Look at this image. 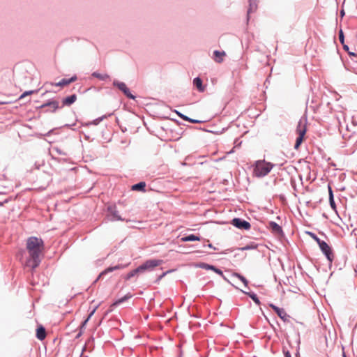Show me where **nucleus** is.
<instances>
[{
  "instance_id": "f257e3e1",
  "label": "nucleus",
  "mask_w": 357,
  "mask_h": 357,
  "mask_svg": "<svg viewBox=\"0 0 357 357\" xmlns=\"http://www.w3.org/2000/svg\"><path fill=\"white\" fill-rule=\"evenodd\" d=\"M24 265L32 269L38 266L44 250V243L41 238L31 236L26 240Z\"/></svg>"
},
{
  "instance_id": "f03ea898",
  "label": "nucleus",
  "mask_w": 357,
  "mask_h": 357,
  "mask_svg": "<svg viewBox=\"0 0 357 357\" xmlns=\"http://www.w3.org/2000/svg\"><path fill=\"white\" fill-rule=\"evenodd\" d=\"M273 165L265 160H257L254 168V174L257 177L266 176L273 167Z\"/></svg>"
},
{
  "instance_id": "7ed1b4c3",
  "label": "nucleus",
  "mask_w": 357,
  "mask_h": 357,
  "mask_svg": "<svg viewBox=\"0 0 357 357\" xmlns=\"http://www.w3.org/2000/svg\"><path fill=\"white\" fill-rule=\"evenodd\" d=\"M306 131H307V128H306L305 123H304L301 121H300L298 122V126L296 128V132L298 134V137L296 140V143L294 145L295 149H296V150L298 149L301 144L303 142Z\"/></svg>"
},
{
  "instance_id": "20e7f679",
  "label": "nucleus",
  "mask_w": 357,
  "mask_h": 357,
  "mask_svg": "<svg viewBox=\"0 0 357 357\" xmlns=\"http://www.w3.org/2000/svg\"><path fill=\"white\" fill-rule=\"evenodd\" d=\"M162 260L159 259H150L146 261L144 264L139 266V269L141 273L145 271H151L155 267L160 265L162 264Z\"/></svg>"
},
{
  "instance_id": "39448f33",
  "label": "nucleus",
  "mask_w": 357,
  "mask_h": 357,
  "mask_svg": "<svg viewBox=\"0 0 357 357\" xmlns=\"http://www.w3.org/2000/svg\"><path fill=\"white\" fill-rule=\"evenodd\" d=\"M318 245L328 260L332 262L334 259V255L331 247L324 241H321Z\"/></svg>"
},
{
  "instance_id": "423d86ee",
  "label": "nucleus",
  "mask_w": 357,
  "mask_h": 357,
  "mask_svg": "<svg viewBox=\"0 0 357 357\" xmlns=\"http://www.w3.org/2000/svg\"><path fill=\"white\" fill-rule=\"evenodd\" d=\"M269 306L275 312L278 316L284 322L289 321V316L287 314L283 308H280L273 304H270Z\"/></svg>"
},
{
  "instance_id": "0eeeda50",
  "label": "nucleus",
  "mask_w": 357,
  "mask_h": 357,
  "mask_svg": "<svg viewBox=\"0 0 357 357\" xmlns=\"http://www.w3.org/2000/svg\"><path fill=\"white\" fill-rule=\"evenodd\" d=\"M114 85L116 86L128 98L131 99L135 98V96L130 93L129 89L125 83L114 81Z\"/></svg>"
},
{
  "instance_id": "6e6552de",
  "label": "nucleus",
  "mask_w": 357,
  "mask_h": 357,
  "mask_svg": "<svg viewBox=\"0 0 357 357\" xmlns=\"http://www.w3.org/2000/svg\"><path fill=\"white\" fill-rule=\"evenodd\" d=\"M232 223L234 226H236L238 228L245 229H249L250 228V224L248 222L245 220H242L239 218H234L232 220Z\"/></svg>"
},
{
  "instance_id": "1a4fd4ad",
  "label": "nucleus",
  "mask_w": 357,
  "mask_h": 357,
  "mask_svg": "<svg viewBox=\"0 0 357 357\" xmlns=\"http://www.w3.org/2000/svg\"><path fill=\"white\" fill-rule=\"evenodd\" d=\"M108 211L113 216L112 220H123V218L119 215V212L116 211V206H110L108 207Z\"/></svg>"
},
{
  "instance_id": "9d476101",
  "label": "nucleus",
  "mask_w": 357,
  "mask_h": 357,
  "mask_svg": "<svg viewBox=\"0 0 357 357\" xmlns=\"http://www.w3.org/2000/svg\"><path fill=\"white\" fill-rule=\"evenodd\" d=\"M76 80H77V77L73 76L70 79H62L60 82L55 83V84H52V85H55L57 86H67V85L70 84L72 82H75Z\"/></svg>"
},
{
  "instance_id": "9b49d317",
  "label": "nucleus",
  "mask_w": 357,
  "mask_h": 357,
  "mask_svg": "<svg viewBox=\"0 0 357 357\" xmlns=\"http://www.w3.org/2000/svg\"><path fill=\"white\" fill-rule=\"evenodd\" d=\"M36 337L40 340H43L46 337L45 328L43 326H39L36 330Z\"/></svg>"
},
{
  "instance_id": "f8f14e48",
  "label": "nucleus",
  "mask_w": 357,
  "mask_h": 357,
  "mask_svg": "<svg viewBox=\"0 0 357 357\" xmlns=\"http://www.w3.org/2000/svg\"><path fill=\"white\" fill-rule=\"evenodd\" d=\"M214 60L218 63H221L223 61L225 56L226 55L224 51H218L215 50L213 52Z\"/></svg>"
},
{
  "instance_id": "ddd939ff",
  "label": "nucleus",
  "mask_w": 357,
  "mask_h": 357,
  "mask_svg": "<svg viewBox=\"0 0 357 357\" xmlns=\"http://www.w3.org/2000/svg\"><path fill=\"white\" fill-rule=\"evenodd\" d=\"M269 228L272 230L275 234H281L282 229L280 226H279L277 223L274 222H269Z\"/></svg>"
},
{
  "instance_id": "4468645a",
  "label": "nucleus",
  "mask_w": 357,
  "mask_h": 357,
  "mask_svg": "<svg viewBox=\"0 0 357 357\" xmlns=\"http://www.w3.org/2000/svg\"><path fill=\"white\" fill-rule=\"evenodd\" d=\"M77 100V96L75 94L71 95L70 96L66 97L63 100V105H70L74 103Z\"/></svg>"
},
{
  "instance_id": "2eb2a0df",
  "label": "nucleus",
  "mask_w": 357,
  "mask_h": 357,
  "mask_svg": "<svg viewBox=\"0 0 357 357\" xmlns=\"http://www.w3.org/2000/svg\"><path fill=\"white\" fill-rule=\"evenodd\" d=\"M126 266H124V265H117V266H112V267H109L107 268V269H105V271H103L100 275H99V278L100 277H102V275L106 274L107 273H109V272H112L114 270H118V269H122V268H124Z\"/></svg>"
},
{
  "instance_id": "dca6fc26",
  "label": "nucleus",
  "mask_w": 357,
  "mask_h": 357,
  "mask_svg": "<svg viewBox=\"0 0 357 357\" xmlns=\"http://www.w3.org/2000/svg\"><path fill=\"white\" fill-rule=\"evenodd\" d=\"M50 107L52 108V112H54L59 108V102L56 100L50 101L47 103H45L41 106V107Z\"/></svg>"
},
{
  "instance_id": "f3484780",
  "label": "nucleus",
  "mask_w": 357,
  "mask_h": 357,
  "mask_svg": "<svg viewBox=\"0 0 357 357\" xmlns=\"http://www.w3.org/2000/svg\"><path fill=\"white\" fill-rule=\"evenodd\" d=\"M200 241V237L195 236L194 234H190L187 236L181 238L182 242H187V241Z\"/></svg>"
},
{
  "instance_id": "a211bd4d",
  "label": "nucleus",
  "mask_w": 357,
  "mask_h": 357,
  "mask_svg": "<svg viewBox=\"0 0 357 357\" xmlns=\"http://www.w3.org/2000/svg\"><path fill=\"white\" fill-rule=\"evenodd\" d=\"M193 83L199 91L203 92L204 91L205 89L202 85V81L200 78H195L193 80Z\"/></svg>"
},
{
  "instance_id": "6ab92c4d",
  "label": "nucleus",
  "mask_w": 357,
  "mask_h": 357,
  "mask_svg": "<svg viewBox=\"0 0 357 357\" xmlns=\"http://www.w3.org/2000/svg\"><path fill=\"white\" fill-rule=\"evenodd\" d=\"M146 187V183L145 182H140L139 183H137L135 185H133L132 186V190H140V191H144V188Z\"/></svg>"
},
{
  "instance_id": "aec40b11",
  "label": "nucleus",
  "mask_w": 357,
  "mask_h": 357,
  "mask_svg": "<svg viewBox=\"0 0 357 357\" xmlns=\"http://www.w3.org/2000/svg\"><path fill=\"white\" fill-rule=\"evenodd\" d=\"M328 192H329L330 205H331V208L335 210V208H336V206H335V202H334V199H333V191H332V189H331V188L330 186H328Z\"/></svg>"
},
{
  "instance_id": "412c9836",
  "label": "nucleus",
  "mask_w": 357,
  "mask_h": 357,
  "mask_svg": "<svg viewBox=\"0 0 357 357\" xmlns=\"http://www.w3.org/2000/svg\"><path fill=\"white\" fill-rule=\"evenodd\" d=\"M132 294L128 293L125 296L122 297L121 298H119L116 301H115L113 304H112V306H114V305H117L124 301H126V300H128V298H130L132 297Z\"/></svg>"
},
{
  "instance_id": "4be33fe9",
  "label": "nucleus",
  "mask_w": 357,
  "mask_h": 357,
  "mask_svg": "<svg viewBox=\"0 0 357 357\" xmlns=\"http://www.w3.org/2000/svg\"><path fill=\"white\" fill-rule=\"evenodd\" d=\"M176 112L177 115H178L179 117H181L182 119H183V120H185V121H189V122H191V123H195L201 122L200 121H197V120H194V119H190V118H188V116H186L183 115V114H181V113H180V112H177V111H176Z\"/></svg>"
},
{
  "instance_id": "5701e85b",
  "label": "nucleus",
  "mask_w": 357,
  "mask_h": 357,
  "mask_svg": "<svg viewBox=\"0 0 357 357\" xmlns=\"http://www.w3.org/2000/svg\"><path fill=\"white\" fill-rule=\"evenodd\" d=\"M176 112L177 115H178L179 117H181L182 119H183V120H185V121H189V122H191V123H195L201 122L200 121H197V120H194V119H190V118H188V116H186L183 115V114H181V113H180V112H177V111H176Z\"/></svg>"
},
{
  "instance_id": "b1692460",
  "label": "nucleus",
  "mask_w": 357,
  "mask_h": 357,
  "mask_svg": "<svg viewBox=\"0 0 357 357\" xmlns=\"http://www.w3.org/2000/svg\"><path fill=\"white\" fill-rule=\"evenodd\" d=\"M176 112L177 115H178L179 117H181L182 119H183V120H185V121H189V122H191V123H195L201 122L200 121H197V120H194V119H190V118H188V116H186L183 115V114H181V113H180V112H177V111H176Z\"/></svg>"
},
{
  "instance_id": "393cba45",
  "label": "nucleus",
  "mask_w": 357,
  "mask_h": 357,
  "mask_svg": "<svg viewBox=\"0 0 357 357\" xmlns=\"http://www.w3.org/2000/svg\"><path fill=\"white\" fill-rule=\"evenodd\" d=\"M92 76L94 77H96L100 80H105L107 78H109V75H107V74H100L99 73H96V72H94L93 74H92Z\"/></svg>"
},
{
  "instance_id": "a878e982",
  "label": "nucleus",
  "mask_w": 357,
  "mask_h": 357,
  "mask_svg": "<svg viewBox=\"0 0 357 357\" xmlns=\"http://www.w3.org/2000/svg\"><path fill=\"white\" fill-rule=\"evenodd\" d=\"M138 273H141L139 269V267H137L136 269H134L132 270V271H130L126 276V280H129L132 277H133L134 275H135L136 274H137Z\"/></svg>"
},
{
  "instance_id": "bb28decb",
  "label": "nucleus",
  "mask_w": 357,
  "mask_h": 357,
  "mask_svg": "<svg viewBox=\"0 0 357 357\" xmlns=\"http://www.w3.org/2000/svg\"><path fill=\"white\" fill-rule=\"evenodd\" d=\"M234 276H235V277L238 278L239 280H241L243 282L245 286H248V282L245 279V277H243V275H240L239 273H234Z\"/></svg>"
},
{
  "instance_id": "cd10ccee",
  "label": "nucleus",
  "mask_w": 357,
  "mask_h": 357,
  "mask_svg": "<svg viewBox=\"0 0 357 357\" xmlns=\"http://www.w3.org/2000/svg\"><path fill=\"white\" fill-rule=\"evenodd\" d=\"M199 267L201 268H203L204 269H206V270H213V266H211V265H209V264H205V263H201L199 265Z\"/></svg>"
},
{
  "instance_id": "c85d7f7f",
  "label": "nucleus",
  "mask_w": 357,
  "mask_h": 357,
  "mask_svg": "<svg viewBox=\"0 0 357 357\" xmlns=\"http://www.w3.org/2000/svg\"><path fill=\"white\" fill-rule=\"evenodd\" d=\"M309 234L318 244L321 241L314 234L309 232Z\"/></svg>"
},
{
  "instance_id": "c756f323",
  "label": "nucleus",
  "mask_w": 357,
  "mask_h": 357,
  "mask_svg": "<svg viewBox=\"0 0 357 357\" xmlns=\"http://www.w3.org/2000/svg\"><path fill=\"white\" fill-rule=\"evenodd\" d=\"M213 271H215L216 273L219 274L220 275H221L224 279H226L221 270H220L214 266L213 268Z\"/></svg>"
},
{
  "instance_id": "7c9ffc66",
  "label": "nucleus",
  "mask_w": 357,
  "mask_h": 357,
  "mask_svg": "<svg viewBox=\"0 0 357 357\" xmlns=\"http://www.w3.org/2000/svg\"><path fill=\"white\" fill-rule=\"evenodd\" d=\"M250 296L251 297V298L255 301V303L257 304H259L260 302H259V300L258 299L257 296L256 294H250Z\"/></svg>"
},
{
  "instance_id": "2f4dec72",
  "label": "nucleus",
  "mask_w": 357,
  "mask_h": 357,
  "mask_svg": "<svg viewBox=\"0 0 357 357\" xmlns=\"http://www.w3.org/2000/svg\"><path fill=\"white\" fill-rule=\"evenodd\" d=\"M94 311H93L88 317V318L82 323V326H81V328H83L85 325L86 324V323L88 322V321L89 320V319L91 318V317L93 315Z\"/></svg>"
},
{
  "instance_id": "473e14b6",
  "label": "nucleus",
  "mask_w": 357,
  "mask_h": 357,
  "mask_svg": "<svg viewBox=\"0 0 357 357\" xmlns=\"http://www.w3.org/2000/svg\"><path fill=\"white\" fill-rule=\"evenodd\" d=\"M339 40L342 44L344 43V34H343V31L342 30H340L339 32Z\"/></svg>"
},
{
  "instance_id": "72a5a7b5",
  "label": "nucleus",
  "mask_w": 357,
  "mask_h": 357,
  "mask_svg": "<svg viewBox=\"0 0 357 357\" xmlns=\"http://www.w3.org/2000/svg\"><path fill=\"white\" fill-rule=\"evenodd\" d=\"M34 93V91H25L21 96H20V99L21 98H23L24 97H25L27 95H31L32 93Z\"/></svg>"
},
{
  "instance_id": "f704fd0d",
  "label": "nucleus",
  "mask_w": 357,
  "mask_h": 357,
  "mask_svg": "<svg viewBox=\"0 0 357 357\" xmlns=\"http://www.w3.org/2000/svg\"><path fill=\"white\" fill-rule=\"evenodd\" d=\"M257 8V6L256 5H253L252 3H250V8L248 10V14H250V13H251L252 10H255Z\"/></svg>"
},
{
  "instance_id": "c9c22d12",
  "label": "nucleus",
  "mask_w": 357,
  "mask_h": 357,
  "mask_svg": "<svg viewBox=\"0 0 357 357\" xmlns=\"http://www.w3.org/2000/svg\"><path fill=\"white\" fill-rule=\"evenodd\" d=\"M284 357H291V356L289 351H286L284 353Z\"/></svg>"
},
{
  "instance_id": "e433bc0d",
  "label": "nucleus",
  "mask_w": 357,
  "mask_h": 357,
  "mask_svg": "<svg viewBox=\"0 0 357 357\" xmlns=\"http://www.w3.org/2000/svg\"><path fill=\"white\" fill-rule=\"evenodd\" d=\"M247 249H248V247H245V248H241V250H247Z\"/></svg>"
},
{
  "instance_id": "4c0bfd02",
  "label": "nucleus",
  "mask_w": 357,
  "mask_h": 357,
  "mask_svg": "<svg viewBox=\"0 0 357 357\" xmlns=\"http://www.w3.org/2000/svg\"><path fill=\"white\" fill-rule=\"evenodd\" d=\"M344 48L345 50H348V47H347V46H346V45H344Z\"/></svg>"
},
{
  "instance_id": "58836bf2",
  "label": "nucleus",
  "mask_w": 357,
  "mask_h": 357,
  "mask_svg": "<svg viewBox=\"0 0 357 357\" xmlns=\"http://www.w3.org/2000/svg\"><path fill=\"white\" fill-rule=\"evenodd\" d=\"M344 11H343V10H342V11H341V15H344Z\"/></svg>"
}]
</instances>
